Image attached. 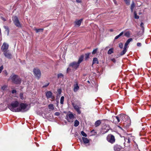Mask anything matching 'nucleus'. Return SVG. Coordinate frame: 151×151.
Listing matches in <instances>:
<instances>
[{
	"mask_svg": "<svg viewBox=\"0 0 151 151\" xmlns=\"http://www.w3.org/2000/svg\"><path fill=\"white\" fill-rule=\"evenodd\" d=\"M19 103L17 101L12 102L9 105V108L13 112H19L20 111L18 108H17L19 105Z\"/></svg>",
	"mask_w": 151,
	"mask_h": 151,
	"instance_id": "1",
	"label": "nucleus"
},
{
	"mask_svg": "<svg viewBox=\"0 0 151 151\" xmlns=\"http://www.w3.org/2000/svg\"><path fill=\"white\" fill-rule=\"evenodd\" d=\"M10 78L12 82L16 84H19L21 82V79L17 75L12 74L10 76Z\"/></svg>",
	"mask_w": 151,
	"mask_h": 151,
	"instance_id": "2",
	"label": "nucleus"
},
{
	"mask_svg": "<svg viewBox=\"0 0 151 151\" xmlns=\"http://www.w3.org/2000/svg\"><path fill=\"white\" fill-rule=\"evenodd\" d=\"M33 73L36 78L39 79L41 76V72L40 70L37 68H34L33 70Z\"/></svg>",
	"mask_w": 151,
	"mask_h": 151,
	"instance_id": "3",
	"label": "nucleus"
},
{
	"mask_svg": "<svg viewBox=\"0 0 151 151\" xmlns=\"http://www.w3.org/2000/svg\"><path fill=\"white\" fill-rule=\"evenodd\" d=\"M12 20L15 25L18 27H21V25L19 20L18 17L17 16H14L13 17Z\"/></svg>",
	"mask_w": 151,
	"mask_h": 151,
	"instance_id": "4",
	"label": "nucleus"
},
{
	"mask_svg": "<svg viewBox=\"0 0 151 151\" xmlns=\"http://www.w3.org/2000/svg\"><path fill=\"white\" fill-rule=\"evenodd\" d=\"M27 105L26 104L21 103L20 104L19 107L18 109L20 110L19 111L24 112L27 111L28 109H27Z\"/></svg>",
	"mask_w": 151,
	"mask_h": 151,
	"instance_id": "5",
	"label": "nucleus"
},
{
	"mask_svg": "<svg viewBox=\"0 0 151 151\" xmlns=\"http://www.w3.org/2000/svg\"><path fill=\"white\" fill-rule=\"evenodd\" d=\"M106 139L107 141L113 144L115 142L114 137L112 135L110 134L108 135Z\"/></svg>",
	"mask_w": 151,
	"mask_h": 151,
	"instance_id": "6",
	"label": "nucleus"
},
{
	"mask_svg": "<svg viewBox=\"0 0 151 151\" xmlns=\"http://www.w3.org/2000/svg\"><path fill=\"white\" fill-rule=\"evenodd\" d=\"M79 64L76 62H73L70 63L69 65V67L72 68L73 69L76 70L78 68Z\"/></svg>",
	"mask_w": 151,
	"mask_h": 151,
	"instance_id": "7",
	"label": "nucleus"
},
{
	"mask_svg": "<svg viewBox=\"0 0 151 151\" xmlns=\"http://www.w3.org/2000/svg\"><path fill=\"white\" fill-rule=\"evenodd\" d=\"M74 118V116L73 114L71 112L66 116V119L69 122H72Z\"/></svg>",
	"mask_w": 151,
	"mask_h": 151,
	"instance_id": "8",
	"label": "nucleus"
},
{
	"mask_svg": "<svg viewBox=\"0 0 151 151\" xmlns=\"http://www.w3.org/2000/svg\"><path fill=\"white\" fill-rule=\"evenodd\" d=\"M111 121L115 124H118L120 120L119 115L116 116H113L112 117Z\"/></svg>",
	"mask_w": 151,
	"mask_h": 151,
	"instance_id": "9",
	"label": "nucleus"
},
{
	"mask_svg": "<svg viewBox=\"0 0 151 151\" xmlns=\"http://www.w3.org/2000/svg\"><path fill=\"white\" fill-rule=\"evenodd\" d=\"M9 47V45L8 44L4 42L1 46V50L3 52L8 51Z\"/></svg>",
	"mask_w": 151,
	"mask_h": 151,
	"instance_id": "10",
	"label": "nucleus"
},
{
	"mask_svg": "<svg viewBox=\"0 0 151 151\" xmlns=\"http://www.w3.org/2000/svg\"><path fill=\"white\" fill-rule=\"evenodd\" d=\"M119 116L120 118V120H122L126 122L129 119V116L125 114H122L119 115Z\"/></svg>",
	"mask_w": 151,
	"mask_h": 151,
	"instance_id": "11",
	"label": "nucleus"
},
{
	"mask_svg": "<svg viewBox=\"0 0 151 151\" xmlns=\"http://www.w3.org/2000/svg\"><path fill=\"white\" fill-rule=\"evenodd\" d=\"M72 105L74 108V109L76 111L78 112V114H80L81 112L80 110V109H81V107H79L78 106L76 105L74 103H73L72 104Z\"/></svg>",
	"mask_w": 151,
	"mask_h": 151,
	"instance_id": "12",
	"label": "nucleus"
},
{
	"mask_svg": "<svg viewBox=\"0 0 151 151\" xmlns=\"http://www.w3.org/2000/svg\"><path fill=\"white\" fill-rule=\"evenodd\" d=\"M3 54L7 58L11 59L12 57V54L9 52V50L3 52Z\"/></svg>",
	"mask_w": 151,
	"mask_h": 151,
	"instance_id": "13",
	"label": "nucleus"
},
{
	"mask_svg": "<svg viewBox=\"0 0 151 151\" xmlns=\"http://www.w3.org/2000/svg\"><path fill=\"white\" fill-rule=\"evenodd\" d=\"M52 92L50 91H48L46 92V95L47 98L48 99L51 98L53 99L54 97L52 96Z\"/></svg>",
	"mask_w": 151,
	"mask_h": 151,
	"instance_id": "14",
	"label": "nucleus"
},
{
	"mask_svg": "<svg viewBox=\"0 0 151 151\" xmlns=\"http://www.w3.org/2000/svg\"><path fill=\"white\" fill-rule=\"evenodd\" d=\"M83 21V19H81L80 20H76L75 22V25L76 26H80L81 22Z\"/></svg>",
	"mask_w": 151,
	"mask_h": 151,
	"instance_id": "15",
	"label": "nucleus"
},
{
	"mask_svg": "<svg viewBox=\"0 0 151 151\" xmlns=\"http://www.w3.org/2000/svg\"><path fill=\"white\" fill-rule=\"evenodd\" d=\"M122 149V147L118 145H116L114 147V150L115 151H120Z\"/></svg>",
	"mask_w": 151,
	"mask_h": 151,
	"instance_id": "16",
	"label": "nucleus"
},
{
	"mask_svg": "<svg viewBox=\"0 0 151 151\" xmlns=\"http://www.w3.org/2000/svg\"><path fill=\"white\" fill-rule=\"evenodd\" d=\"M132 41V38H130L128 39L125 44L124 47L127 48L128 47H127L128 45L129 44V43Z\"/></svg>",
	"mask_w": 151,
	"mask_h": 151,
	"instance_id": "17",
	"label": "nucleus"
},
{
	"mask_svg": "<svg viewBox=\"0 0 151 151\" xmlns=\"http://www.w3.org/2000/svg\"><path fill=\"white\" fill-rule=\"evenodd\" d=\"M106 127L107 128L105 129H104V127H103L102 128V131H103V132L102 133V134H104L106 133L109 130V126L107 127L106 126Z\"/></svg>",
	"mask_w": 151,
	"mask_h": 151,
	"instance_id": "18",
	"label": "nucleus"
},
{
	"mask_svg": "<svg viewBox=\"0 0 151 151\" xmlns=\"http://www.w3.org/2000/svg\"><path fill=\"white\" fill-rule=\"evenodd\" d=\"M79 88V87L78 86V84L77 83L74 85V88L73 89L74 92H76Z\"/></svg>",
	"mask_w": 151,
	"mask_h": 151,
	"instance_id": "19",
	"label": "nucleus"
},
{
	"mask_svg": "<svg viewBox=\"0 0 151 151\" xmlns=\"http://www.w3.org/2000/svg\"><path fill=\"white\" fill-rule=\"evenodd\" d=\"M84 58V56L83 55H81L79 58L78 60V63L80 65V63L83 61Z\"/></svg>",
	"mask_w": 151,
	"mask_h": 151,
	"instance_id": "20",
	"label": "nucleus"
},
{
	"mask_svg": "<svg viewBox=\"0 0 151 151\" xmlns=\"http://www.w3.org/2000/svg\"><path fill=\"white\" fill-rule=\"evenodd\" d=\"M82 139L84 143L87 144L89 142V140L87 138L83 137Z\"/></svg>",
	"mask_w": 151,
	"mask_h": 151,
	"instance_id": "21",
	"label": "nucleus"
},
{
	"mask_svg": "<svg viewBox=\"0 0 151 151\" xmlns=\"http://www.w3.org/2000/svg\"><path fill=\"white\" fill-rule=\"evenodd\" d=\"M131 34V32L130 31H127L125 33L124 36L127 37H129Z\"/></svg>",
	"mask_w": 151,
	"mask_h": 151,
	"instance_id": "22",
	"label": "nucleus"
},
{
	"mask_svg": "<svg viewBox=\"0 0 151 151\" xmlns=\"http://www.w3.org/2000/svg\"><path fill=\"white\" fill-rule=\"evenodd\" d=\"M101 122L100 120H98L95 123V125L96 127H97L99 126L101 124Z\"/></svg>",
	"mask_w": 151,
	"mask_h": 151,
	"instance_id": "23",
	"label": "nucleus"
},
{
	"mask_svg": "<svg viewBox=\"0 0 151 151\" xmlns=\"http://www.w3.org/2000/svg\"><path fill=\"white\" fill-rule=\"evenodd\" d=\"M127 48L124 47L123 50L120 53V55H122L125 53L127 51Z\"/></svg>",
	"mask_w": 151,
	"mask_h": 151,
	"instance_id": "24",
	"label": "nucleus"
},
{
	"mask_svg": "<svg viewBox=\"0 0 151 151\" xmlns=\"http://www.w3.org/2000/svg\"><path fill=\"white\" fill-rule=\"evenodd\" d=\"M94 63L98 64L99 61L97 58H93V61L92 65Z\"/></svg>",
	"mask_w": 151,
	"mask_h": 151,
	"instance_id": "25",
	"label": "nucleus"
},
{
	"mask_svg": "<svg viewBox=\"0 0 151 151\" xmlns=\"http://www.w3.org/2000/svg\"><path fill=\"white\" fill-rule=\"evenodd\" d=\"M135 6V5L134 3V1H132V3L131 5V8H130L132 12L133 11V9L134 8Z\"/></svg>",
	"mask_w": 151,
	"mask_h": 151,
	"instance_id": "26",
	"label": "nucleus"
},
{
	"mask_svg": "<svg viewBox=\"0 0 151 151\" xmlns=\"http://www.w3.org/2000/svg\"><path fill=\"white\" fill-rule=\"evenodd\" d=\"M114 49L113 48H111L110 49H109V50L108 51V52H107L108 54L110 55L112 53H113L114 52Z\"/></svg>",
	"mask_w": 151,
	"mask_h": 151,
	"instance_id": "27",
	"label": "nucleus"
},
{
	"mask_svg": "<svg viewBox=\"0 0 151 151\" xmlns=\"http://www.w3.org/2000/svg\"><path fill=\"white\" fill-rule=\"evenodd\" d=\"M48 108L49 109H51L52 110L54 109V105L52 104H50L48 105Z\"/></svg>",
	"mask_w": 151,
	"mask_h": 151,
	"instance_id": "28",
	"label": "nucleus"
},
{
	"mask_svg": "<svg viewBox=\"0 0 151 151\" xmlns=\"http://www.w3.org/2000/svg\"><path fill=\"white\" fill-rule=\"evenodd\" d=\"M36 32L38 33L40 32H42L43 30V29H35Z\"/></svg>",
	"mask_w": 151,
	"mask_h": 151,
	"instance_id": "29",
	"label": "nucleus"
},
{
	"mask_svg": "<svg viewBox=\"0 0 151 151\" xmlns=\"http://www.w3.org/2000/svg\"><path fill=\"white\" fill-rule=\"evenodd\" d=\"M123 32H122L120 33L119 34V35L116 36L114 38V39L116 40L118 39L119 37L122 35H123Z\"/></svg>",
	"mask_w": 151,
	"mask_h": 151,
	"instance_id": "30",
	"label": "nucleus"
},
{
	"mask_svg": "<svg viewBox=\"0 0 151 151\" xmlns=\"http://www.w3.org/2000/svg\"><path fill=\"white\" fill-rule=\"evenodd\" d=\"M79 121L78 120H76L74 122V126L76 127L78 126L79 125Z\"/></svg>",
	"mask_w": 151,
	"mask_h": 151,
	"instance_id": "31",
	"label": "nucleus"
},
{
	"mask_svg": "<svg viewBox=\"0 0 151 151\" xmlns=\"http://www.w3.org/2000/svg\"><path fill=\"white\" fill-rule=\"evenodd\" d=\"M7 87V86L6 85H4L1 87V90L3 91H5L6 90Z\"/></svg>",
	"mask_w": 151,
	"mask_h": 151,
	"instance_id": "32",
	"label": "nucleus"
},
{
	"mask_svg": "<svg viewBox=\"0 0 151 151\" xmlns=\"http://www.w3.org/2000/svg\"><path fill=\"white\" fill-rule=\"evenodd\" d=\"M63 75L61 73H60L58 75V78H63Z\"/></svg>",
	"mask_w": 151,
	"mask_h": 151,
	"instance_id": "33",
	"label": "nucleus"
},
{
	"mask_svg": "<svg viewBox=\"0 0 151 151\" xmlns=\"http://www.w3.org/2000/svg\"><path fill=\"white\" fill-rule=\"evenodd\" d=\"M64 101V97L63 96H62L60 100V103L61 104H63V102Z\"/></svg>",
	"mask_w": 151,
	"mask_h": 151,
	"instance_id": "34",
	"label": "nucleus"
},
{
	"mask_svg": "<svg viewBox=\"0 0 151 151\" xmlns=\"http://www.w3.org/2000/svg\"><path fill=\"white\" fill-rule=\"evenodd\" d=\"M90 54V53H88L85 54V59L86 60H87L89 58Z\"/></svg>",
	"mask_w": 151,
	"mask_h": 151,
	"instance_id": "35",
	"label": "nucleus"
},
{
	"mask_svg": "<svg viewBox=\"0 0 151 151\" xmlns=\"http://www.w3.org/2000/svg\"><path fill=\"white\" fill-rule=\"evenodd\" d=\"M81 134L83 136L85 137H86L87 136V134L85 133L83 131H82L81 132Z\"/></svg>",
	"mask_w": 151,
	"mask_h": 151,
	"instance_id": "36",
	"label": "nucleus"
},
{
	"mask_svg": "<svg viewBox=\"0 0 151 151\" xmlns=\"http://www.w3.org/2000/svg\"><path fill=\"white\" fill-rule=\"evenodd\" d=\"M97 51H98V48H96V49H94L93 50V52H92V54L93 55L96 54V53Z\"/></svg>",
	"mask_w": 151,
	"mask_h": 151,
	"instance_id": "37",
	"label": "nucleus"
},
{
	"mask_svg": "<svg viewBox=\"0 0 151 151\" xmlns=\"http://www.w3.org/2000/svg\"><path fill=\"white\" fill-rule=\"evenodd\" d=\"M4 28L7 31V35H8L9 32V27L7 26H4Z\"/></svg>",
	"mask_w": 151,
	"mask_h": 151,
	"instance_id": "38",
	"label": "nucleus"
},
{
	"mask_svg": "<svg viewBox=\"0 0 151 151\" xmlns=\"http://www.w3.org/2000/svg\"><path fill=\"white\" fill-rule=\"evenodd\" d=\"M124 1H125L126 4L127 5H129L130 4V0H124Z\"/></svg>",
	"mask_w": 151,
	"mask_h": 151,
	"instance_id": "39",
	"label": "nucleus"
},
{
	"mask_svg": "<svg viewBox=\"0 0 151 151\" xmlns=\"http://www.w3.org/2000/svg\"><path fill=\"white\" fill-rule=\"evenodd\" d=\"M20 98L22 99L23 100V99H24V98L23 97V93H20Z\"/></svg>",
	"mask_w": 151,
	"mask_h": 151,
	"instance_id": "40",
	"label": "nucleus"
},
{
	"mask_svg": "<svg viewBox=\"0 0 151 151\" xmlns=\"http://www.w3.org/2000/svg\"><path fill=\"white\" fill-rule=\"evenodd\" d=\"M134 14L135 18L137 19H138L139 18V16L137 15V14L135 12H134Z\"/></svg>",
	"mask_w": 151,
	"mask_h": 151,
	"instance_id": "41",
	"label": "nucleus"
},
{
	"mask_svg": "<svg viewBox=\"0 0 151 151\" xmlns=\"http://www.w3.org/2000/svg\"><path fill=\"white\" fill-rule=\"evenodd\" d=\"M123 46V44L122 43H120L119 44V47L121 48H122Z\"/></svg>",
	"mask_w": 151,
	"mask_h": 151,
	"instance_id": "42",
	"label": "nucleus"
},
{
	"mask_svg": "<svg viewBox=\"0 0 151 151\" xmlns=\"http://www.w3.org/2000/svg\"><path fill=\"white\" fill-rule=\"evenodd\" d=\"M140 26L142 28V30H143L144 29V24L143 22H141V23Z\"/></svg>",
	"mask_w": 151,
	"mask_h": 151,
	"instance_id": "43",
	"label": "nucleus"
},
{
	"mask_svg": "<svg viewBox=\"0 0 151 151\" xmlns=\"http://www.w3.org/2000/svg\"><path fill=\"white\" fill-rule=\"evenodd\" d=\"M49 84V83H47L45 85H44L43 86V88H45L46 87H47V86H48Z\"/></svg>",
	"mask_w": 151,
	"mask_h": 151,
	"instance_id": "44",
	"label": "nucleus"
},
{
	"mask_svg": "<svg viewBox=\"0 0 151 151\" xmlns=\"http://www.w3.org/2000/svg\"><path fill=\"white\" fill-rule=\"evenodd\" d=\"M3 69V66L2 65L1 67H0V73H1V72Z\"/></svg>",
	"mask_w": 151,
	"mask_h": 151,
	"instance_id": "45",
	"label": "nucleus"
},
{
	"mask_svg": "<svg viewBox=\"0 0 151 151\" xmlns=\"http://www.w3.org/2000/svg\"><path fill=\"white\" fill-rule=\"evenodd\" d=\"M58 93L59 94H60L61 93V89H58Z\"/></svg>",
	"mask_w": 151,
	"mask_h": 151,
	"instance_id": "46",
	"label": "nucleus"
},
{
	"mask_svg": "<svg viewBox=\"0 0 151 151\" xmlns=\"http://www.w3.org/2000/svg\"><path fill=\"white\" fill-rule=\"evenodd\" d=\"M55 114L56 116H58L59 115H60V113L58 112H57L55 113Z\"/></svg>",
	"mask_w": 151,
	"mask_h": 151,
	"instance_id": "47",
	"label": "nucleus"
},
{
	"mask_svg": "<svg viewBox=\"0 0 151 151\" xmlns=\"http://www.w3.org/2000/svg\"><path fill=\"white\" fill-rule=\"evenodd\" d=\"M16 91L15 90H13L12 91V94H14L16 93Z\"/></svg>",
	"mask_w": 151,
	"mask_h": 151,
	"instance_id": "48",
	"label": "nucleus"
},
{
	"mask_svg": "<svg viewBox=\"0 0 151 151\" xmlns=\"http://www.w3.org/2000/svg\"><path fill=\"white\" fill-rule=\"evenodd\" d=\"M137 46L138 47H140L141 46V43L138 42L137 43Z\"/></svg>",
	"mask_w": 151,
	"mask_h": 151,
	"instance_id": "49",
	"label": "nucleus"
},
{
	"mask_svg": "<svg viewBox=\"0 0 151 151\" xmlns=\"http://www.w3.org/2000/svg\"><path fill=\"white\" fill-rule=\"evenodd\" d=\"M127 140V142H128V143H129L130 142V139L129 138H128L127 139V138L126 139H125V141H126Z\"/></svg>",
	"mask_w": 151,
	"mask_h": 151,
	"instance_id": "50",
	"label": "nucleus"
},
{
	"mask_svg": "<svg viewBox=\"0 0 151 151\" xmlns=\"http://www.w3.org/2000/svg\"><path fill=\"white\" fill-rule=\"evenodd\" d=\"M111 60L114 63H115L116 62V60L114 58L111 59Z\"/></svg>",
	"mask_w": 151,
	"mask_h": 151,
	"instance_id": "51",
	"label": "nucleus"
},
{
	"mask_svg": "<svg viewBox=\"0 0 151 151\" xmlns=\"http://www.w3.org/2000/svg\"><path fill=\"white\" fill-rule=\"evenodd\" d=\"M91 133H96V132L94 130H93L91 131Z\"/></svg>",
	"mask_w": 151,
	"mask_h": 151,
	"instance_id": "52",
	"label": "nucleus"
},
{
	"mask_svg": "<svg viewBox=\"0 0 151 151\" xmlns=\"http://www.w3.org/2000/svg\"><path fill=\"white\" fill-rule=\"evenodd\" d=\"M76 1L78 3H80L81 2L80 0H76Z\"/></svg>",
	"mask_w": 151,
	"mask_h": 151,
	"instance_id": "53",
	"label": "nucleus"
},
{
	"mask_svg": "<svg viewBox=\"0 0 151 151\" xmlns=\"http://www.w3.org/2000/svg\"><path fill=\"white\" fill-rule=\"evenodd\" d=\"M70 70V69L69 68H68L67 69V71L68 72Z\"/></svg>",
	"mask_w": 151,
	"mask_h": 151,
	"instance_id": "54",
	"label": "nucleus"
},
{
	"mask_svg": "<svg viewBox=\"0 0 151 151\" xmlns=\"http://www.w3.org/2000/svg\"><path fill=\"white\" fill-rule=\"evenodd\" d=\"M114 2V3L115 4H116V0H113Z\"/></svg>",
	"mask_w": 151,
	"mask_h": 151,
	"instance_id": "55",
	"label": "nucleus"
},
{
	"mask_svg": "<svg viewBox=\"0 0 151 151\" xmlns=\"http://www.w3.org/2000/svg\"><path fill=\"white\" fill-rule=\"evenodd\" d=\"M109 47H106V48H105V50H107L108 48Z\"/></svg>",
	"mask_w": 151,
	"mask_h": 151,
	"instance_id": "56",
	"label": "nucleus"
},
{
	"mask_svg": "<svg viewBox=\"0 0 151 151\" xmlns=\"http://www.w3.org/2000/svg\"><path fill=\"white\" fill-rule=\"evenodd\" d=\"M119 127L121 129H122L120 127Z\"/></svg>",
	"mask_w": 151,
	"mask_h": 151,
	"instance_id": "57",
	"label": "nucleus"
},
{
	"mask_svg": "<svg viewBox=\"0 0 151 151\" xmlns=\"http://www.w3.org/2000/svg\"><path fill=\"white\" fill-rule=\"evenodd\" d=\"M113 31L112 29H111V31Z\"/></svg>",
	"mask_w": 151,
	"mask_h": 151,
	"instance_id": "58",
	"label": "nucleus"
},
{
	"mask_svg": "<svg viewBox=\"0 0 151 151\" xmlns=\"http://www.w3.org/2000/svg\"><path fill=\"white\" fill-rule=\"evenodd\" d=\"M88 82H89V81H88Z\"/></svg>",
	"mask_w": 151,
	"mask_h": 151,
	"instance_id": "59",
	"label": "nucleus"
}]
</instances>
